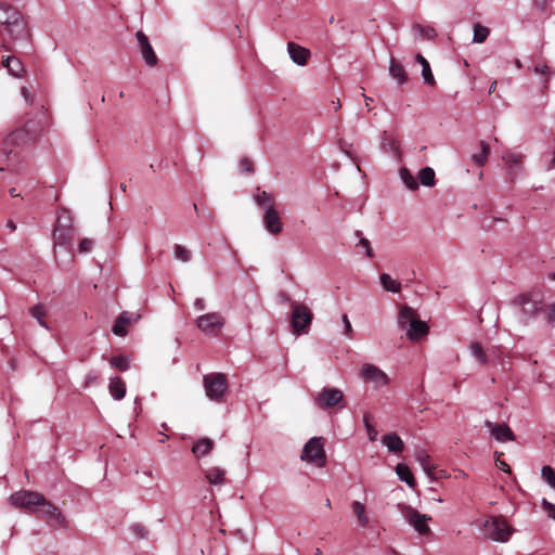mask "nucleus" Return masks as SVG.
Instances as JSON below:
<instances>
[{
    "instance_id": "1",
    "label": "nucleus",
    "mask_w": 555,
    "mask_h": 555,
    "mask_svg": "<svg viewBox=\"0 0 555 555\" xmlns=\"http://www.w3.org/2000/svg\"><path fill=\"white\" fill-rule=\"evenodd\" d=\"M52 240L56 263L63 268L70 267L74 262V254L72 251L74 229L68 220L67 223H63V218H57Z\"/></svg>"
},
{
    "instance_id": "2",
    "label": "nucleus",
    "mask_w": 555,
    "mask_h": 555,
    "mask_svg": "<svg viewBox=\"0 0 555 555\" xmlns=\"http://www.w3.org/2000/svg\"><path fill=\"white\" fill-rule=\"evenodd\" d=\"M398 327L405 333L411 341H417L429 333V326L420 320L417 312L409 306L400 308L397 318Z\"/></svg>"
},
{
    "instance_id": "3",
    "label": "nucleus",
    "mask_w": 555,
    "mask_h": 555,
    "mask_svg": "<svg viewBox=\"0 0 555 555\" xmlns=\"http://www.w3.org/2000/svg\"><path fill=\"white\" fill-rule=\"evenodd\" d=\"M512 305L516 308L517 317L524 324L537 318L544 308L542 296L538 293L518 295L513 299Z\"/></svg>"
},
{
    "instance_id": "4",
    "label": "nucleus",
    "mask_w": 555,
    "mask_h": 555,
    "mask_svg": "<svg viewBox=\"0 0 555 555\" xmlns=\"http://www.w3.org/2000/svg\"><path fill=\"white\" fill-rule=\"evenodd\" d=\"M0 25L13 40L27 37L26 24L21 14L11 5L0 2Z\"/></svg>"
},
{
    "instance_id": "5",
    "label": "nucleus",
    "mask_w": 555,
    "mask_h": 555,
    "mask_svg": "<svg viewBox=\"0 0 555 555\" xmlns=\"http://www.w3.org/2000/svg\"><path fill=\"white\" fill-rule=\"evenodd\" d=\"M513 531L514 529L501 516L490 517L483 524L485 535L496 542H507Z\"/></svg>"
},
{
    "instance_id": "6",
    "label": "nucleus",
    "mask_w": 555,
    "mask_h": 555,
    "mask_svg": "<svg viewBox=\"0 0 555 555\" xmlns=\"http://www.w3.org/2000/svg\"><path fill=\"white\" fill-rule=\"evenodd\" d=\"M206 396L216 402H222L228 389L227 377L222 373L207 374L203 378Z\"/></svg>"
},
{
    "instance_id": "7",
    "label": "nucleus",
    "mask_w": 555,
    "mask_h": 555,
    "mask_svg": "<svg viewBox=\"0 0 555 555\" xmlns=\"http://www.w3.org/2000/svg\"><path fill=\"white\" fill-rule=\"evenodd\" d=\"M291 324L293 332L297 335L307 334L309 332L313 314L310 309L298 302H292Z\"/></svg>"
},
{
    "instance_id": "8",
    "label": "nucleus",
    "mask_w": 555,
    "mask_h": 555,
    "mask_svg": "<svg viewBox=\"0 0 555 555\" xmlns=\"http://www.w3.org/2000/svg\"><path fill=\"white\" fill-rule=\"evenodd\" d=\"M324 442L322 437L310 438L304 446L301 460L313 463L318 467H323L326 463Z\"/></svg>"
},
{
    "instance_id": "9",
    "label": "nucleus",
    "mask_w": 555,
    "mask_h": 555,
    "mask_svg": "<svg viewBox=\"0 0 555 555\" xmlns=\"http://www.w3.org/2000/svg\"><path fill=\"white\" fill-rule=\"evenodd\" d=\"M344 393L335 387H324L314 397V404L318 409L328 411L333 408H343Z\"/></svg>"
},
{
    "instance_id": "10",
    "label": "nucleus",
    "mask_w": 555,
    "mask_h": 555,
    "mask_svg": "<svg viewBox=\"0 0 555 555\" xmlns=\"http://www.w3.org/2000/svg\"><path fill=\"white\" fill-rule=\"evenodd\" d=\"M401 513L404 520L421 535H427L431 532L428 525L431 520L429 515L421 514L418 511L408 505L402 506Z\"/></svg>"
},
{
    "instance_id": "11",
    "label": "nucleus",
    "mask_w": 555,
    "mask_h": 555,
    "mask_svg": "<svg viewBox=\"0 0 555 555\" xmlns=\"http://www.w3.org/2000/svg\"><path fill=\"white\" fill-rule=\"evenodd\" d=\"M197 328L206 335L217 336L224 325V318L220 312H209L195 319Z\"/></svg>"
},
{
    "instance_id": "12",
    "label": "nucleus",
    "mask_w": 555,
    "mask_h": 555,
    "mask_svg": "<svg viewBox=\"0 0 555 555\" xmlns=\"http://www.w3.org/2000/svg\"><path fill=\"white\" fill-rule=\"evenodd\" d=\"M10 502L15 507L31 509L44 502V495L35 491H17L10 496Z\"/></svg>"
},
{
    "instance_id": "13",
    "label": "nucleus",
    "mask_w": 555,
    "mask_h": 555,
    "mask_svg": "<svg viewBox=\"0 0 555 555\" xmlns=\"http://www.w3.org/2000/svg\"><path fill=\"white\" fill-rule=\"evenodd\" d=\"M41 517H43L51 526L56 528H65L67 520L60 509L51 502L44 499V502L38 505Z\"/></svg>"
},
{
    "instance_id": "14",
    "label": "nucleus",
    "mask_w": 555,
    "mask_h": 555,
    "mask_svg": "<svg viewBox=\"0 0 555 555\" xmlns=\"http://www.w3.org/2000/svg\"><path fill=\"white\" fill-rule=\"evenodd\" d=\"M360 376L365 382L372 383L376 388L384 387L389 383L387 374L378 366L371 363L362 365Z\"/></svg>"
},
{
    "instance_id": "15",
    "label": "nucleus",
    "mask_w": 555,
    "mask_h": 555,
    "mask_svg": "<svg viewBox=\"0 0 555 555\" xmlns=\"http://www.w3.org/2000/svg\"><path fill=\"white\" fill-rule=\"evenodd\" d=\"M29 139L30 134L25 128L12 131L3 141V146L0 150V156L8 157L12 153V150L9 147L25 143Z\"/></svg>"
},
{
    "instance_id": "16",
    "label": "nucleus",
    "mask_w": 555,
    "mask_h": 555,
    "mask_svg": "<svg viewBox=\"0 0 555 555\" xmlns=\"http://www.w3.org/2000/svg\"><path fill=\"white\" fill-rule=\"evenodd\" d=\"M350 508L352 516L356 520V524L359 528L366 529L371 527V525L374 522L366 505L363 502L354 500L351 502Z\"/></svg>"
},
{
    "instance_id": "17",
    "label": "nucleus",
    "mask_w": 555,
    "mask_h": 555,
    "mask_svg": "<svg viewBox=\"0 0 555 555\" xmlns=\"http://www.w3.org/2000/svg\"><path fill=\"white\" fill-rule=\"evenodd\" d=\"M485 427L488 428L491 437L499 442L514 441L515 435L505 423H494L491 421L485 422Z\"/></svg>"
},
{
    "instance_id": "18",
    "label": "nucleus",
    "mask_w": 555,
    "mask_h": 555,
    "mask_svg": "<svg viewBox=\"0 0 555 555\" xmlns=\"http://www.w3.org/2000/svg\"><path fill=\"white\" fill-rule=\"evenodd\" d=\"M262 223L264 229L272 235H278L283 230L282 217L275 207L263 211Z\"/></svg>"
},
{
    "instance_id": "19",
    "label": "nucleus",
    "mask_w": 555,
    "mask_h": 555,
    "mask_svg": "<svg viewBox=\"0 0 555 555\" xmlns=\"http://www.w3.org/2000/svg\"><path fill=\"white\" fill-rule=\"evenodd\" d=\"M138 44L140 47L141 55L149 66H154L157 64L158 59L146 35L142 31H138L137 35Z\"/></svg>"
},
{
    "instance_id": "20",
    "label": "nucleus",
    "mask_w": 555,
    "mask_h": 555,
    "mask_svg": "<svg viewBox=\"0 0 555 555\" xmlns=\"http://www.w3.org/2000/svg\"><path fill=\"white\" fill-rule=\"evenodd\" d=\"M502 158L507 167L509 179L514 180L520 170L522 156L515 152H505Z\"/></svg>"
},
{
    "instance_id": "21",
    "label": "nucleus",
    "mask_w": 555,
    "mask_h": 555,
    "mask_svg": "<svg viewBox=\"0 0 555 555\" xmlns=\"http://www.w3.org/2000/svg\"><path fill=\"white\" fill-rule=\"evenodd\" d=\"M138 318H139V315L134 314V313H129L126 311L120 313V315L115 321V324L113 325V328H112L113 333L116 336H121V337L125 336L127 334L126 327L129 324L134 323L138 320Z\"/></svg>"
},
{
    "instance_id": "22",
    "label": "nucleus",
    "mask_w": 555,
    "mask_h": 555,
    "mask_svg": "<svg viewBox=\"0 0 555 555\" xmlns=\"http://www.w3.org/2000/svg\"><path fill=\"white\" fill-rule=\"evenodd\" d=\"M287 52L292 61L299 66L306 65L310 56V51L308 49L294 42H288Z\"/></svg>"
},
{
    "instance_id": "23",
    "label": "nucleus",
    "mask_w": 555,
    "mask_h": 555,
    "mask_svg": "<svg viewBox=\"0 0 555 555\" xmlns=\"http://www.w3.org/2000/svg\"><path fill=\"white\" fill-rule=\"evenodd\" d=\"M253 197L257 206H259L263 211L275 207L274 196L259 188L256 189Z\"/></svg>"
},
{
    "instance_id": "24",
    "label": "nucleus",
    "mask_w": 555,
    "mask_h": 555,
    "mask_svg": "<svg viewBox=\"0 0 555 555\" xmlns=\"http://www.w3.org/2000/svg\"><path fill=\"white\" fill-rule=\"evenodd\" d=\"M389 75L397 80L399 85H403L408 80V74L403 65L393 57H391L389 62Z\"/></svg>"
},
{
    "instance_id": "25",
    "label": "nucleus",
    "mask_w": 555,
    "mask_h": 555,
    "mask_svg": "<svg viewBox=\"0 0 555 555\" xmlns=\"http://www.w3.org/2000/svg\"><path fill=\"white\" fill-rule=\"evenodd\" d=\"M382 442L388 449V451L392 453H399L404 449L402 439L395 433L385 435L382 439Z\"/></svg>"
},
{
    "instance_id": "26",
    "label": "nucleus",
    "mask_w": 555,
    "mask_h": 555,
    "mask_svg": "<svg viewBox=\"0 0 555 555\" xmlns=\"http://www.w3.org/2000/svg\"><path fill=\"white\" fill-rule=\"evenodd\" d=\"M108 390L114 400H121L126 395V384L118 377L109 378Z\"/></svg>"
},
{
    "instance_id": "27",
    "label": "nucleus",
    "mask_w": 555,
    "mask_h": 555,
    "mask_svg": "<svg viewBox=\"0 0 555 555\" xmlns=\"http://www.w3.org/2000/svg\"><path fill=\"white\" fill-rule=\"evenodd\" d=\"M225 469L215 466L205 472V478L210 485L219 486L225 483Z\"/></svg>"
},
{
    "instance_id": "28",
    "label": "nucleus",
    "mask_w": 555,
    "mask_h": 555,
    "mask_svg": "<svg viewBox=\"0 0 555 555\" xmlns=\"http://www.w3.org/2000/svg\"><path fill=\"white\" fill-rule=\"evenodd\" d=\"M2 65L14 77H20L24 70L22 62L15 56H2Z\"/></svg>"
},
{
    "instance_id": "29",
    "label": "nucleus",
    "mask_w": 555,
    "mask_h": 555,
    "mask_svg": "<svg viewBox=\"0 0 555 555\" xmlns=\"http://www.w3.org/2000/svg\"><path fill=\"white\" fill-rule=\"evenodd\" d=\"M415 61L417 63H420L422 66V76H423L425 83L430 85V86L435 85V77L433 75V72H431L428 61L420 53L416 54Z\"/></svg>"
},
{
    "instance_id": "30",
    "label": "nucleus",
    "mask_w": 555,
    "mask_h": 555,
    "mask_svg": "<svg viewBox=\"0 0 555 555\" xmlns=\"http://www.w3.org/2000/svg\"><path fill=\"white\" fill-rule=\"evenodd\" d=\"M214 447V441L209 438L199 439L192 448V452L196 456L207 455Z\"/></svg>"
},
{
    "instance_id": "31",
    "label": "nucleus",
    "mask_w": 555,
    "mask_h": 555,
    "mask_svg": "<svg viewBox=\"0 0 555 555\" xmlns=\"http://www.w3.org/2000/svg\"><path fill=\"white\" fill-rule=\"evenodd\" d=\"M379 281L385 291L390 293H399L401 284L399 281L392 279L388 273H382Z\"/></svg>"
},
{
    "instance_id": "32",
    "label": "nucleus",
    "mask_w": 555,
    "mask_h": 555,
    "mask_svg": "<svg viewBox=\"0 0 555 555\" xmlns=\"http://www.w3.org/2000/svg\"><path fill=\"white\" fill-rule=\"evenodd\" d=\"M396 473L401 481H404L409 487H413L415 483L414 477L410 468L405 464H398L396 466Z\"/></svg>"
},
{
    "instance_id": "33",
    "label": "nucleus",
    "mask_w": 555,
    "mask_h": 555,
    "mask_svg": "<svg viewBox=\"0 0 555 555\" xmlns=\"http://www.w3.org/2000/svg\"><path fill=\"white\" fill-rule=\"evenodd\" d=\"M480 147L481 150L479 153H475L472 155V160L478 166H483L490 154V145L487 142L481 141Z\"/></svg>"
},
{
    "instance_id": "34",
    "label": "nucleus",
    "mask_w": 555,
    "mask_h": 555,
    "mask_svg": "<svg viewBox=\"0 0 555 555\" xmlns=\"http://www.w3.org/2000/svg\"><path fill=\"white\" fill-rule=\"evenodd\" d=\"M415 460L421 464L427 475H431L434 465L430 462V456L424 450H416Z\"/></svg>"
},
{
    "instance_id": "35",
    "label": "nucleus",
    "mask_w": 555,
    "mask_h": 555,
    "mask_svg": "<svg viewBox=\"0 0 555 555\" xmlns=\"http://www.w3.org/2000/svg\"><path fill=\"white\" fill-rule=\"evenodd\" d=\"M420 182L425 186H434L436 183L435 171L430 167H424L418 172Z\"/></svg>"
},
{
    "instance_id": "36",
    "label": "nucleus",
    "mask_w": 555,
    "mask_h": 555,
    "mask_svg": "<svg viewBox=\"0 0 555 555\" xmlns=\"http://www.w3.org/2000/svg\"><path fill=\"white\" fill-rule=\"evenodd\" d=\"M400 178L408 189H410L412 191L417 190L418 183H417L415 177L412 175V172L409 169L401 168L400 169Z\"/></svg>"
},
{
    "instance_id": "37",
    "label": "nucleus",
    "mask_w": 555,
    "mask_h": 555,
    "mask_svg": "<svg viewBox=\"0 0 555 555\" xmlns=\"http://www.w3.org/2000/svg\"><path fill=\"white\" fill-rule=\"evenodd\" d=\"M489 34H490V30L487 27H485L480 24H475L473 42L474 43L485 42L486 39L488 38Z\"/></svg>"
},
{
    "instance_id": "38",
    "label": "nucleus",
    "mask_w": 555,
    "mask_h": 555,
    "mask_svg": "<svg viewBox=\"0 0 555 555\" xmlns=\"http://www.w3.org/2000/svg\"><path fill=\"white\" fill-rule=\"evenodd\" d=\"M470 354L480 363V364H487L488 359L486 353L483 352L482 347L478 343H472L470 344Z\"/></svg>"
},
{
    "instance_id": "39",
    "label": "nucleus",
    "mask_w": 555,
    "mask_h": 555,
    "mask_svg": "<svg viewBox=\"0 0 555 555\" xmlns=\"http://www.w3.org/2000/svg\"><path fill=\"white\" fill-rule=\"evenodd\" d=\"M112 366L117 367L119 371L125 372L130 367V360L125 356L113 357L109 361Z\"/></svg>"
},
{
    "instance_id": "40",
    "label": "nucleus",
    "mask_w": 555,
    "mask_h": 555,
    "mask_svg": "<svg viewBox=\"0 0 555 555\" xmlns=\"http://www.w3.org/2000/svg\"><path fill=\"white\" fill-rule=\"evenodd\" d=\"M354 235L359 237L357 247H361L364 250V254L366 255L367 258H374L375 254L371 247L370 241L365 237H362L360 231H357Z\"/></svg>"
},
{
    "instance_id": "41",
    "label": "nucleus",
    "mask_w": 555,
    "mask_h": 555,
    "mask_svg": "<svg viewBox=\"0 0 555 555\" xmlns=\"http://www.w3.org/2000/svg\"><path fill=\"white\" fill-rule=\"evenodd\" d=\"M414 30L424 39H434L436 37V30L430 26H423L421 24L414 25Z\"/></svg>"
},
{
    "instance_id": "42",
    "label": "nucleus",
    "mask_w": 555,
    "mask_h": 555,
    "mask_svg": "<svg viewBox=\"0 0 555 555\" xmlns=\"http://www.w3.org/2000/svg\"><path fill=\"white\" fill-rule=\"evenodd\" d=\"M382 149L385 152H391L395 153L397 151V143L392 135L388 134L387 132H384L383 139H382Z\"/></svg>"
},
{
    "instance_id": "43",
    "label": "nucleus",
    "mask_w": 555,
    "mask_h": 555,
    "mask_svg": "<svg viewBox=\"0 0 555 555\" xmlns=\"http://www.w3.org/2000/svg\"><path fill=\"white\" fill-rule=\"evenodd\" d=\"M543 480L553 489H555V473L551 466H543L541 469Z\"/></svg>"
},
{
    "instance_id": "44",
    "label": "nucleus",
    "mask_w": 555,
    "mask_h": 555,
    "mask_svg": "<svg viewBox=\"0 0 555 555\" xmlns=\"http://www.w3.org/2000/svg\"><path fill=\"white\" fill-rule=\"evenodd\" d=\"M173 249H175V257H176V259H178V260H180L182 262L190 261L191 253L184 246L176 244Z\"/></svg>"
},
{
    "instance_id": "45",
    "label": "nucleus",
    "mask_w": 555,
    "mask_h": 555,
    "mask_svg": "<svg viewBox=\"0 0 555 555\" xmlns=\"http://www.w3.org/2000/svg\"><path fill=\"white\" fill-rule=\"evenodd\" d=\"M30 314L33 318H35L38 323L43 326V327H48L47 323L44 322V315H46V312H44V309L42 306H35L30 309Z\"/></svg>"
},
{
    "instance_id": "46",
    "label": "nucleus",
    "mask_w": 555,
    "mask_h": 555,
    "mask_svg": "<svg viewBox=\"0 0 555 555\" xmlns=\"http://www.w3.org/2000/svg\"><path fill=\"white\" fill-rule=\"evenodd\" d=\"M94 241L88 237H83L79 241L78 251L79 254H88L92 250Z\"/></svg>"
},
{
    "instance_id": "47",
    "label": "nucleus",
    "mask_w": 555,
    "mask_h": 555,
    "mask_svg": "<svg viewBox=\"0 0 555 555\" xmlns=\"http://www.w3.org/2000/svg\"><path fill=\"white\" fill-rule=\"evenodd\" d=\"M364 426L367 433V437L371 441H375L377 438V430L374 428V426L370 423L369 416H363Z\"/></svg>"
},
{
    "instance_id": "48",
    "label": "nucleus",
    "mask_w": 555,
    "mask_h": 555,
    "mask_svg": "<svg viewBox=\"0 0 555 555\" xmlns=\"http://www.w3.org/2000/svg\"><path fill=\"white\" fill-rule=\"evenodd\" d=\"M542 505L547 516L555 520V504L548 502L546 499L542 500Z\"/></svg>"
},
{
    "instance_id": "49",
    "label": "nucleus",
    "mask_w": 555,
    "mask_h": 555,
    "mask_svg": "<svg viewBox=\"0 0 555 555\" xmlns=\"http://www.w3.org/2000/svg\"><path fill=\"white\" fill-rule=\"evenodd\" d=\"M341 320H343V323H344V326H345V335L348 336V337H351L353 330H352L351 323H350L347 314H344Z\"/></svg>"
},
{
    "instance_id": "50",
    "label": "nucleus",
    "mask_w": 555,
    "mask_h": 555,
    "mask_svg": "<svg viewBox=\"0 0 555 555\" xmlns=\"http://www.w3.org/2000/svg\"><path fill=\"white\" fill-rule=\"evenodd\" d=\"M545 320L547 323H555V302L548 306Z\"/></svg>"
},
{
    "instance_id": "51",
    "label": "nucleus",
    "mask_w": 555,
    "mask_h": 555,
    "mask_svg": "<svg viewBox=\"0 0 555 555\" xmlns=\"http://www.w3.org/2000/svg\"><path fill=\"white\" fill-rule=\"evenodd\" d=\"M253 164L248 158H243L240 163L241 171L243 172H251L253 170Z\"/></svg>"
},
{
    "instance_id": "52",
    "label": "nucleus",
    "mask_w": 555,
    "mask_h": 555,
    "mask_svg": "<svg viewBox=\"0 0 555 555\" xmlns=\"http://www.w3.org/2000/svg\"><path fill=\"white\" fill-rule=\"evenodd\" d=\"M131 529L138 538H144L146 534V530L140 525H133Z\"/></svg>"
},
{
    "instance_id": "53",
    "label": "nucleus",
    "mask_w": 555,
    "mask_h": 555,
    "mask_svg": "<svg viewBox=\"0 0 555 555\" xmlns=\"http://www.w3.org/2000/svg\"><path fill=\"white\" fill-rule=\"evenodd\" d=\"M96 380H98V374L94 372H89L86 375L85 384H86V386H89V385L96 383Z\"/></svg>"
},
{
    "instance_id": "54",
    "label": "nucleus",
    "mask_w": 555,
    "mask_h": 555,
    "mask_svg": "<svg viewBox=\"0 0 555 555\" xmlns=\"http://www.w3.org/2000/svg\"><path fill=\"white\" fill-rule=\"evenodd\" d=\"M533 70L535 74H542V75L550 73L548 66L546 64H539L533 68Z\"/></svg>"
},
{
    "instance_id": "55",
    "label": "nucleus",
    "mask_w": 555,
    "mask_h": 555,
    "mask_svg": "<svg viewBox=\"0 0 555 555\" xmlns=\"http://www.w3.org/2000/svg\"><path fill=\"white\" fill-rule=\"evenodd\" d=\"M495 465H496V467L500 470H503V472H506V473H511L509 466H508V464L505 461H502V460L498 459L496 462H495Z\"/></svg>"
},
{
    "instance_id": "56",
    "label": "nucleus",
    "mask_w": 555,
    "mask_h": 555,
    "mask_svg": "<svg viewBox=\"0 0 555 555\" xmlns=\"http://www.w3.org/2000/svg\"><path fill=\"white\" fill-rule=\"evenodd\" d=\"M193 306L197 311H204L206 309V304L202 298L195 299Z\"/></svg>"
},
{
    "instance_id": "57",
    "label": "nucleus",
    "mask_w": 555,
    "mask_h": 555,
    "mask_svg": "<svg viewBox=\"0 0 555 555\" xmlns=\"http://www.w3.org/2000/svg\"><path fill=\"white\" fill-rule=\"evenodd\" d=\"M21 92H22L24 100L27 103H29V104L33 103V98L30 96V93L26 87H23Z\"/></svg>"
},
{
    "instance_id": "58",
    "label": "nucleus",
    "mask_w": 555,
    "mask_h": 555,
    "mask_svg": "<svg viewBox=\"0 0 555 555\" xmlns=\"http://www.w3.org/2000/svg\"><path fill=\"white\" fill-rule=\"evenodd\" d=\"M57 218H63V223H67V220L72 223V217L67 210H63Z\"/></svg>"
},
{
    "instance_id": "59",
    "label": "nucleus",
    "mask_w": 555,
    "mask_h": 555,
    "mask_svg": "<svg viewBox=\"0 0 555 555\" xmlns=\"http://www.w3.org/2000/svg\"><path fill=\"white\" fill-rule=\"evenodd\" d=\"M332 104L334 105L335 111L339 109L341 106L339 99L332 101Z\"/></svg>"
},
{
    "instance_id": "60",
    "label": "nucleus",
    "mask_w": 555,
    "mask_h": 555,
    "mask_svg": "<svg viewBox=\"0 0 555 555\" xmlns=\"http://www.w3.org/2000/svg\"><path fill=\"white\" fill-rule=\"evenodd\" d=\"M9 193H10L11 196H14V197L20 196V193L16 191L15 188H11L9 190Z\"/></svg>"
},
{
    "instance_id": "61",
    "label": "nucleus",
    "mask_w": 555,
    "mask_h": 555,
    "mask_svg": "<svg viewBox=\"0 0 555 555\" xmlns=\"http://www.w3.org/2000/svg\"><path fill=\"white\" fill-rule=\"evenodd\" d=\"M7 228H9L11 231H15L16 230V225L13 221H9L7 223Z\"/></svg>"
},
{
    "instance_id": "62",
    "label": "nucleus",
    "mask_w": 555,
    "mask_h": 555,
    "mask_svg": "<svg viewBox=\"0 0 555 555\" xmlns=\"http://www.w3.org/2000/svg\"><path fill=\"white\" fill-rule=\"evenodd\" d=\"M496 89V81H493L491 85H490V88H489V93H493Z\"/></svg>"
},
{
    "instance_id": "63",
    "label": "nucleus",
    "mask_w": 555,
    "mask_h": 555,
    "mask_svg": "<svg viewBox=\"0 0 555 555\" xmlns=\"http://www.w3.org/2000/svg\"><path fill=\"white\" fill-rule=\"evenodd\" d=\"M341 151H343V152H344V153H345L349 158H351L352 160H354V157L350 154V152H349L347 149H345L344 146H341Z\"/></svg>"
},
{
    "instance_id": "64",
    "label": "nucleus",
    "mask_w": 555,
    "mask_h": 555,
    "mask_svg": "<svg viewBox=\"0 0 555 555\" xmlns=\"http://www.w3.org/2000/svg\"><path fill=\"white\" fill-rule=\"evenodd\" d=\"M362 96L365 99V101H366V106L369 107L370 101H372V99H371V98H369L367 95H365L364 93L362 94Z\"/></svg>"
}]
</instances>
